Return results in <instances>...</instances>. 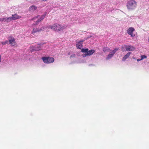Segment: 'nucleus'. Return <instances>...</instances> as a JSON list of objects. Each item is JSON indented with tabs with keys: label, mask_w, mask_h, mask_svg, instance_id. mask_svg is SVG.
I'll return each instance as SVG.
<instances>
[{
	"label": "nucleus",
	"mask_w": 149,
	"mask_h": 149,
	"mask_svg": "<svg viewBox=\"0 0 149 149\" xmlns=\"http://www.w3.org/2000/svg\"><path fill=\"white\" fill-rule=\"evenodd\" d=\"M5 18H1V21H4L5 22Z\"/></svg>",
	"instance_id": "obj_23"
},
{
	"label": "nucleus",
	"mask_w": 149,
	"mask_h": 149,
	"mask_svg": "<svg viewBox=\"0 0 149 149\" xmlns=\"http://www.w3.org/2000/svg\"><path fill=\"white\" fill-rule=\"evenodd\" d=\"M42 30V29H38L37 28H34L33 29V31H32V34H33L34 33H36L37 32H39V31H41Z\"/></svg>",
	"instance_id": "obj_12"
},
{
	"label": "nucleus",
	"mask_w": 149,
	"mask_h": 149,
	"mask_svg": "<svg viewBox=\"0 0 149 149\" xmlns=\"http://www.w3.org/2000/svg\"><path fill=\"white\" fill-rule=\"evenodd\" d=\"M126 50L127 51H133L135 50V48L131 45H125Z\"/></svg>",
	"instance_id": "obj_6"
},
{
	"label": "nucleus",
	"mask_w": 149,
	"mask_h": 149,
	"mask_svg": "<svg viewBox=\"0 0 149 149\" xmlns=\"http://www.w3.org/2000/svg\"><path fill=\"white\" fill-rule=\"evenodd\" d=\"M12 20H15L16 19H20L21 18V16L18 15L17 14L12 15Z\"/></svg>",
	"instance_id": "obj_10"
},
{
	"label": "nucleus",
	"mask_w": 149,
	"mask_h": 149,
	"mask_svg": "<svg viewBox=\"0 0 149 149\" xmlns=\"http://www.w3.org/2000/svg\"><path fill=\"white\" fill-rule=\"evenodd\" d=\"M141 60H141V59L139 58V59H138L137 60V61H141Z\"/></svg>",
	"instance_id": "obj_24"
},
{
	"label": "nucleus",
	"mask_w": 149,
	"mask_h": 149,
	"mask_svg": "<svg viewBox=\"0 0 149 149\" xmlns=\"http://www.w3.org/2000/svg\"><path fill=\"white\" fill-rule=\"evenodd\" d=\"M137 6V2L134 0H129L127 3V8L130 10L134 9Z\"/></svg>",
	"instance_id": "obj_2"
},
{
	"label": "nucleus",
	"mask_w": 149,
	"mask_h": 149,
	"mask_svg": "<svg viewBox=\"0 0 149 149\" xmlns=\"http://www.w3.org/2000/svg\"><path fill=\"white\" fill-rule=\"evenodd\" d=\"M1 55H0V62H1Z\"/></svg>",
	"instance_id": "obj_25"
},
{
	"label": "nucleus",
	"mask_w": 149,
	"mask_h": 149,
	"mask_svg": "<svg viewBox=\"0 0 149 149\" xmlns=\"http://www.w3.org/2000/svg\"><path fill=\"white\" fill-rule=\"evenodd\" d=\"M8 40L9 42V43L12 46V44L14 43H15V39L14 38L12 37H10L8 38Z\"/></svg>",
	"instance_id": "obj_8"
},
{
	"label": "nucleus",
	"mask_w": 149,
	"mask_h": 149,
	"mask_svg": "<svg viewBox=\"0 0 149 149\" xmlns=\"http://www.w3.org/2000/svg\"><path fill=\"white\" fill-rule=\"evenodd\" d=\"M68 55H69L70 54V52H69V53H68Z\"/></svg>",
	"instance_id": "obj_26"
},
{
	"label": "nucleus",
	"mask_w": 149,
	"mask_h": 149,
	"mask_svg": "<svg viewBox=\"0 0 149 149\" xmlns=\"http://www.w3.org/2000/svg\"><path fill=\"white\" fill-rule=\"evenodd\" d=\"M37 8V7L35 6L32 5L29 8V10H36Z\"/></svg>",
	"instance_id": "obj_17"
},
{
	"label": "nucleus",
	"mask_w": 149,
	"mask_h": 149,
	"mask_svg": "<svg viewBox=\"0 0 149 149\" xmlns=\"http://www.w3.org/2000/svg\"><path fill=\"white\" fill-rule=\"evenodd\" d=\"M66 27V26H61L58 24H55L52 26L48 27V28H50L55 31H59L63 30V29H65Z\"/></svg>",
	"instance_id": "obj_1"
},
{
	"label": "nucleus",
	"mask_w": 149,
	"mask_h": 149,
	"mask_svg": "<svg viewBox=\"0 0 149 149\" xmlns=\"http://www.w3.org/2000/svg\"><path fill=\"white\" fill-rule=\"evenodd\" d=\"M119 49V48H115L111 52H112V53L114 54Z\"/></svg>",
	"instance_id": "obj_18"
},
{
	"label": "nucleus",
	"mask_w": 149,
	"mask_h": 149,
	"mask_svg": "<svg viewBox=\"0 0 149 149\" xmlns=\"http://www.w3.org/2000/svg\"><path fill=\"white\" fill-rule=\"evenodd\" d=\"M12 20V18L11 17H7L5 18V22H10Z\"/></svg>",
	"instance_id": "obj_16"
},
{
	"label": "nucleus",
	"mask_w": 149,
	"mask_h": 149,
	"mask_svg": "<svg viewBox=\"0 0 149 149\" xmlns=\"http://www.w3.org/2000/svg\"><path fill=\"white\" fill-rule=\"evenodd\" d=\"M41 48L40 46L39 45H37V46H36L35 49H33L34 51H39L41 49Z\"/></svg>",
	"instance_id": "obj_15"
},
{
	"label": "nucleus",
	"mask_w": 149,
	"mask_h": 149,
	"mask_svg": "<svg viewBox=\"0 0 149 149\" xmlns=\"http://www.w3.org/2000/svg\"><path fill=\"white\" fill-rule=\"evenodd\" d=\"M135 30L134 29L133 27H130L127 31V33L131 36L132 37H134L135 36L134 34L133 33Z\"/></svg>",
	"instance_id": "obj_5"
},
{
	"label": "nucleus",
	"mask_w": 149,
	"mask_h": 149,
	"mask_svg": "<svg viewBox=\"0 0 149 149\" xmlns=\"http://www.w3.org/2000/svg\"><path fill=\"white\" fill-rule=\"evenodd\" d=\"M112 53V52H110V54H108L106 58L108 60L110 59L113 56L114 54Z\"/></svg>",
	"instance_id": "obj_14"
},
{
	"label": "nucleus",
	"mask_w": 149,
	"mask_h": 149,
	"mask_svg": "<svg viewBox=\"0 0 149 149\" xmlns=\"http://www.w3.org/2000/svg\"><path fill=\"white\" fill-rule=\"evenodd\" d=\"M43 62L47 63H50L53 62L54 59L53 57H43L42 58Z\"/></svg>",
	"instance_id": "obj_3"
},
{
	"label": "nucleus",
	"mask_w": 149,
	"mask_h": 149,
	"mask_svg": "<svg viewBox=\"0 0 149 149\" xmlns=\"http://www.w3.org/2000/svg\"><path fill=\"white\" fill-rule=\"evenodd\" d=\"M81 52L83 53H86L88 56H90L95 52V50L91 49L88 51V48H83L81 50Z\"/></svg>",
	"instance_id": "obj_4"
},
{
	"label": "nucleus",
	"mask_w": 149,
	"mask_h": 149,
	"mask_svg": "<svg viewBox=\"0 0 149 149\" xmlns=\"http://www.w3.org/2000/svg\"><path fill=\"white\" fill-rule=\"evenodd\" d=\"M0 21H1V18H0Z\"/></svg>",
	"instance_id": "obj_27"
},
{
	"label": "nucleus",
	"mask_w": 149,
	"mask_h": 149,
	"mask_svg": "<svg viewBox=\"0 0 149 149\" xmlns=\"http://www.w3.org/2000/svg\"><path fill=\"white\" fill-rule=\"evenodd\" d=\"M45 14H44L42 16H41L40 19H38L37 21H36V23L35 24H33V25H37L39 22L41 21L44 19L45 17Z\"/></svg>",
	"instance_id": "obj_9"
},
{
	"label": "nucleus",
	"mask_w": 149,
	"mask_h": 149,
	"mask_svg": "<svg viewBox=\"0 0 149 149\" xmlns=\"http://www.w3.org/2000/svg\"><path fill=\"white\" fill-rule=\"evenodd\" d=\"M103 51L104 52H105L109 51H110V50L109 48L107 47H104L103 48Z\"/></svg>",
	"instance_id": "obj_13"
},
{
	"label": "nucleus",
	"mask_w": 149,
	"mask_h": 149,
	"mask_svg": "<svg viewBox=\"0 0 149 149\" xmlns=\"http://www.w3.org/2000/svg\"><path fill=\"white\" fill-rule=\"evenodd\" d=\"M141 60H143L144 58H147V56L145 55H142L141 56Z\"/></svg>",
	"instance_id": "obj_20"
},
{
	"label": "nucleus",
	"mask_w": 149,
	"mask_h": 149,
	"mask_svg": "<svg viewBox=\"0 0 149 149\" xmlns=\"http://www.w3.org/2000/svg\"><path fill=\"white\" fill-rule=\"evenodd\" d=\"M131 54V52H129L127 53L123 57L122 59V61H125L126 59L128 58L130 56Z\"/></svg>",
	"instance_id": "obj_11"
},
{
	"label": "nucleus",
	"mask_w": 149,
	"mask_h": 149,
	"mask_svg": "<svg viewBox=\"0 0 149 149\" xmlns=\"http://www.w3.org/2000/svg\"><path fill=\"white\" fill-rule=\"evenodd\" d=\"M8 40H6L5 42H1V43L3 45H6L8 43Z\"/></svg>",
	"instance_id": "obj_19"
},
{
	"label": "nucleus",
	"mask_w": 149,
	"mask_h": 149,
	"mask_svg": "<svg viewBox=\"0 0 149 149\" xmlns=\"http://www.w3.org/2000/svg\"><path fill=\"white\" fill-rule=\"evenodd\" d=\"M83 41L84 40H82L76 42V47L77 48L81 49L83 47L82 44Z\"/></svg>",
	"instance_id": "obj_7"
},
{
	"label": "nucleus",
	"mask_w": 149,
	"mask_h": 149,
	"mask_svg": "<svg viewBox=\"0 0 149 149\" xmlns=\"http://www.w3.org/2000/svg\"><path fill=\"white\" fill-rule=\"evenodd\" d=\"M87 56H88V55H87V54L86 53H85V54H82V56L83 57H85Z\"/></svg>",
	"instance_id": "obj_22"
},
{
	"label": "nucleus",
	"mask_w": 149,
	"mask_h": 149,
	"mask_svg": "<svg viewBox=\"0 0 149 149\" xmlns=\"http://www.w3.org/2000/svg\"><path fill=\"white\" fill-rule=\"evenodd\" d=\"M75 56V54H72L70 56V58H72L74 57Z\"/></svg>",
	"instance_id": "obj_21"
}]
</instances>
